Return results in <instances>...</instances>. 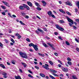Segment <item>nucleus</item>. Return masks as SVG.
Wrapping results in <instances>:
<instances>
[{
    "instance_id": "1",
    "label": "nucleus",
    "mask_w": 79,
    "mask_h": 79,
    "mask_svg": "<svg viewBox=\"0 0 79 79\" xmlns=\"http://www.w3.org/2000/svg\"><path fill=\"white\" fill-rule=\"evenodd\" d=\"M66 18L67 19V20L69 22L71 23H69V24L70 27H72L73 26V24H74V21L72 19H70V18H69V17L67 16L66 17Z\"/></svg>"
},
{
    "instance_id": "2",
    "label": "nucleus",
    "mask_w": 79,
    "mask_h": 79,
    "mask_svg": "<svg viewBox=\"0 0 79 79\" xmlns=\"http://www.w3.org/2000/svg\"><path fill=\"white\" fill-rule=\"evenodd\" d=\"M19 54L23 58H26V59L27 58V55L26 53L20 52L19 53Z\"/></svg>"
},
{
    "instance_id": "3",
    "label": "nucleus",
    "mask_w": 79,
    "mask_h": 79,
    "mask_svg": "<svg viewBox=\"0 0 79 79\" xmlns=\"http://www.w3.org/2000/svg\"><path fill=\"white\" fill-rule=\"evenodd\" d=\"M56 27L57 29H58L61 31H63L64 30L63 28L60 27V26H59V25H56Z\"/></svg>"
},
{
    "instance_id": "4",
    "label": "nucleus",
    "mask_w": 79,
    "mask_h": 79,
    "mask_svg": "<svg viewBox=\"0 0 79 79\" xmlns=\"http://www.w3.org/2000/svg\"><path fill=\"white\" fill-rule=\"evenodd\" d=\"M43 67L45 68L46 69H47V70H48L49 69V68L48 67H49V65L48 64H45V65H43Z\"/></svg>"
},
{
    "instance_id": "5",
    "label": "nucleus",
    "mask_w": 79,
    "mask_h": 79,
    "mask_svg": "<svg viewBox=\"0 0 79 79\" xmlns=\"http://www.w3.org/2000/svg\"><path fill=\"white\" fill-rule=\"evenodd\" d=\"M23 6L24 8H25L27 9V10H30V8L29 7V6H28L27 5L23 4Z\"/></svg>"
},
{
    "instance_id": "6",
    "label": "nucleus",
    "mask_w": 79,
    "mask_h": 79,
    "mask_svg": "<svg viewBox=\"0 0 79 79\" xmlns=\"http://www.w3.org/2000/svg\"><path fill=\"white\" fill-rule=\"evenodd\" d=\"M2 75L4 78H7V73L6 72H3Z\"/></svg>"
},
{
    "instance_id": "7",
    "label": "nucleus",
    "mask_w": 79,
    "mask_h": 79,
    "mask_svg": "<svg viewBox=\"0 0 79 79\" xmlns=\"http://www.w3.org/2000/svg\"><path fill=\"white\" fill-rule=\"evenodd\" d=\"M2 2L3 3H4V5L7 6H8V7H10V5H9V4L8 2L4 1H2Z\"/></svg>"
},
{
    "instance_id": "8",
    "label": "nucleus",
    "mask_w": 79,
    "mask_h": 79,
    "mask_svg": "<svg viewBox=\"0 0 79 79\" xmlns=\"http://www.w3.org/2000/svg\"><path fill=\"white\" fill-rule=\"evenodd\" d=\"M65 3L66 5H69V6H72V4L70 3V2L69 1L65 2Z\"/></svg>"
},
{
    "instance_id": "9",
    "label": "nucleus",
    "mask_w": 79,
    "mask_h": 79,
    "mask_svg": "<svg viewBox=\"0 0 79 79\" xmlns=\"http://www.w3.org/2000/svg\"><path fill=\"white\" fill-rule=\"evenodd\" d=\"M62 69L63 70V71H64V72H67L68 71V69H67L66 68H64L63 67H62Z\"/></svg>"
},
{
    "instance_id": "10",
    "label": "nucleus",
    "mask_w": 79,
    "mask_h": 79,
    "mask_svg": "<svg viewBox=\"0 0 79 79\" xmlns=\"http://www.w3.org/2000/svg\"><path fill=\"white\" fill-rule=\"evenodd\" d=\"M27 5H28L30 6H32V3L31 2L27 1Z\"/></svg>"
},
{
    "instance_id": "11",
    "label": "nucleus",
    "mask_w": 79,
    "mask_h": 79,
    "mask_svg": "<svg viewBox=\"0 0 79 79\" xmlns=\"http://www.w3.org/2000/svg\"><path fill=\"white\" fill-rule=\"evenodd\" d=\"M33 47L35 51L38 50V48H37V45H34Z\"/></svg>"
},
{
    "instance_id": "12",
    "label": "nucleus",
    "mask_w": 79,
    "mask_h": 79,
    "mask_svg": "<svg viewBox=\"0 0 79 79\" xmlns=\"http://www.w3.org/2000/svg\"><path fill=\"white\" fill-rule=\"evenodd\" d=\"M15 35L16 36H17V37L18 38V39H20V38H21V36L20 35H19V34L18 33H16L15 34Z\"/></svg>"
},
{
    "instance_id": "13",
    "label": "nucleus",
    "mask_w": 79,
    "mask_h": 79,
    "mask_svg": "<svg viewBox=\"0 0 79 79\" xmlns=\"http://www.w3.org/2000/svg\"><path fill=\"white\" fill-rule=\"evenodd\" d=\"M41 2L43 4V6H45L47 5V3L44 1H42Z\"/></svg>"
},
{
    "instance_id": "14",
    "label": "nucleus",
    "mask_w": 79,
    "mask_h": 79,
    "mask_svg": "<svg viewBox=\"0 0 79 79\" xmlns=\"http://www.w3.org/2000/svg\"><path fill=\"white\" fill-rule=\"evenodd\" d=\"M15 79H21V77L20 76H15Z\"/></svg>"
},
{
    "instance_id": "15",
    "label": "nucleus",
    "mask_w": 79,
    "mask_h": 79,
    "mask_svg": "<svg viewBox=\"0 0 79 79\" xmlns=\"http://www.w3.org/2000/svg\"><path fill=\"white\" fill-rule=\"evenodd\" d=\"M50 70L51 72H52L53 73H57V71H56L54 70L53 69H50Z\"/></svg>"
},
{
    "instance_id": "16",
    "label": "nucleus",
    "mask_w": 79,
    "mask_h": 79,
    "mask_svg": "<svg viewBox=\"0 0 79 79\" xmlns=\"http://www.w3.org/2000/svg\"><path fill=\"white\" fill-rule=\"evenodd\" d=\"M48 14L49 16H51L52 15V12L51 11H49L48 12Z\"/></svg>"
},
{
    "instance_id": "17",
    "label": "nucleus",
    "mask_w": 79,
    "mask_h": 79,
    "mask_svg": "<svg viewBox=\"0 0 79 79\" xmlns=\"http://www.w3.org/2000/svg\"><path fill=\"white\" fill-rule=\"evenodd\" d=\"M21 63L23 64V67H24V68H26V66H27V64L23 62H22Z\"/></svg>"
},
{
    "instance_id": "18",
    "label": "nucleus",
    "mask_w": 79,
    "mask_h": 79,
    "mask_svg": "<svg viewBox=\"0 0 79 79\" xmlns=\"http://www.w3.org/2000/svg\"><path fill=\"white\" fill-rule=\"evenodd\" d=\"M37 30L38 31H39V32H42V33H44V31L38 28Z\"/></svg>"
},
{
    "instance_id": "19",
    "label": "nucleus",
    "mask_w": 79,
    "mask_h": 79,
    "mask_svg": "<svg viewBox=\"0 0 79 79\" xmlns=\"http://www.w3.org/2000/svg\"><path fill=\"white\" fill-rule=\"evenodd\" d=\"M34 45V44L33 43H32L29 44V47H32H32H33Z\"/></svg>"
},
{
    "instance_id": "20",
    "label": "nucleus",
    "mask_w": 79,
    "mask_h": 79,
    "mask_svg": "<svg viewBox=\"0 0 79 79\" xmlns=\"http://www.w3.org/2000/svg\"><path fill=\"white\" fill-rule=\"evenodd\" d=\"M72 77L73 79H77V78L75 75H73Z\"/></svg>"
},
{
    "instance_id": "21",
    "label": "nucleus",
    "mask_w": 79,
    "mask_h": 79,
    "mask_svg": "<svg viewBox=\"0 0 79 79\" xmlns=\"http://www.w3.org/2000/svg\"><path fill=\"white\" fill-rule=\"evenodd\" d=\"M59 11H60V12H61V13H64V14H65V12L62 9H59Z\"/></svg>"
},
{
    "instance_id": "22",
    "label": "nucleus",
    "mask_w": 79,
    "mask_h": 79,
    "mask_svg": "<svg viewBox=\"0 0 79 79\" xmlns=\"http://www.w3.org/2000/svg\"><path fill=\"white\" fill-rule=\"evenodd\" d=\"M0 66L3 69H5V67L3 64H1Z\"/></svg>"
},
{
    "instance_id": "23",
    "label": "nucleus",
    "mask_w": 79,
    "mask_h": 79,
    "mask_svg": "<svg viewBox=\"0 0 79 79\" xmlns=\"http://www.w3.org/2000/svg\"><path fill=\"white\" fill-rule=\"evenodd\" d=\"M66 13L68 15H69V16H71V14L70 13V12L67 11L66 12Z\"/></svg>"
},
{
    "instance_id": "24",
    "label": "nucleus",
    "mask_w": 79,
    "mask_h": 79,
    "mask_svg": "<svg viewBox=\"0 0 79 79\" xmlns=\"http://www.w3.org/2000/svg\"><path fill=\"white\" fill-rule=\"evenodd\" d=\"M49 77H50L51 78V79H56L54 77H53V76H52L51 75H49Z\"/></svg>"
},
{
    "instance_id": "25",
    "label": "nucleus",
    "mask_w": 79,
    "mask_h": 79,
    "mask_svg": "<svg viewBox=\"0 0 79 79\" xmlns=\"http://www.w3.org/2000/svg\"><path fill=\"white\" fill-rule=\"evenodd\" d=\"M48 61L49 63L50 64H51V65H53V62H52V61L49 60Z\"/></svg>"
},
{
    "instance_id": "26",
    "label": "nucleus",
    "mask_w": 79,
    "mask_h": 79,
    "mask_svg": "<svg viewBox=\"0 0 79 79\" xmlns=\"http://www.w3.org/2000/svg\"><path fill=\"white\" fill-rule=\"evenodd\" d=\"M40 75L41 76V77H45V75H44V74L42 73H40Z\"/></svg>"
},
{
    "instance_id": "27",
    "label": "nucleus",
    "mask_w": 79,
    "mask_h": 79,
    "mask_svg": "<svg viewBox=\"0 0 79 79\" xmlns=\"http://www.w3.org/2000/svg\"><path fill=\"white\" fill-rule=\"evenodd\" d=\"M10 40L11 41V42H13V44H15V40H13V39L12 38H11L10 39Z\"/></svg>"
},
{
    "instance_id": "28",
    "label": "nucleus",
    "mask_w": 79,
    "mask_h": 79,
    "mask_svg": "<svg viewBox=\"0 0 79 79\" xmlns=\"http://www.w3.org/2000/svg\"><path fill=\"white\" fill-rule=\"evenodd\" d=\"M43 45L44 46V47H48V46L47 45V44H46L45 43H43Z\"/></svg>"
},
{
    "instance_id": "29",
    "label": "nucleus",
    "mask_w": 79,
    "mask_h": 79,
    "mask_svg": "<svg viewBox=\"0 0 79 79\" xmlns=\"http://www.w3.org/2000/svg\"><path fill=\"white\" fill-rule=\"evenodd\" d=\"M1 7L3 10H5V9H6V7L3 6H1Z\"/></svg>"
},
{
    "instance_id": "30",
    "label": "nucleus",
    "mask_w": 79,
    "mask_h": 79,
    "mask_svg": "<svg viewBox=\"0 0 79 79\" xmlns=\"http://www.w3.org/2000/svg\"><path fill=\"white\" fill-rule=\"evenodd\" d=\"M35 4L37 6H40V5H39V4L38 3L35 2Z\"/></svg>"
},
{
    "instance_id": "31",
    "label": "nucleus",
    "mask_w": 79,
    "mask_h": 79,
    "mask_svg": "<svg viewBox=\"0 0 79 79\" xmlns=\"http://www.w3.org/2000/svg\"><path fill=\"white\" fill-rule=\"evenodd\" d=\"M65 43L67 45H70V44H69V43L68 41H65Z\"/></svg>"
},
{
    "instance_id": "32",
    "label": "nucleus",
    "mask_w": 79,
    "mask_h": 79,
    "mask_svg": "<svg viewBox=\"0 0 79 79\" xmlns=\"http://www.w3.org/2000/svg\"><path fill=\"white\" fill-rule=\"evenodd\" d=\"M67 63H68V64H69V65H71V64H72V62L69 61H68Z\"/></svg>"
},
{
    "instance_id": "33",
    "label": "nucleus",
    "mask_w": 79,
    "mask_h": 79,
    "mask_svg": "<svg viewBox=\"0 0 79 79\" xmlns=\"http://www.w3.org/2000/svg\"><path fill=\"white\" fill-rule=\"evenodd\" d=\"M36 9H37L38 10V11H40V10H42V9L40 8V7H38L37 8H36Z\"/></svg>"
},
{
    "instance_id": "34",
    "label": "nucleus",
    "mask_w": 79,
    "mask_h": 79,
    "mask_svg": "<svg viewBox=\"0 0 79 79\" xmlns=\"http://www.w3.org/2000/svg\"><path fill=\"white\" fill-rule=\"evenodd\" d=\"M24 7L23 6H20L19 7V9H20V10H24V8H23Z\"/></svg>"
},
{
    "instance_id": "35",
    "label": "nucleus",
    "mask_w": 79,
    "mask_h": 79,
    "mask_svg": "<svg viewBox=\"0 0 79 79\" xmlns=\"http://www.w3.org/2000/svg\"><path fill=\"white\" fill-rule=\"evenodd\" d=\"M38 54L39 55H40V56H44V55L43 54H42L40 53H38Z\"/></svg>"
},
{
    "instance_id": "36",
    "label": "nucleus",
    "mask_w": 79,
    "mask_h": 79,
    "mask_svg": "<svg viewBox=\"0 0 79 79\" xmlns=\"http://www.w3.org/2000/svg\"><path fill=\"white\" fill-rule=\"evenodd\" d=\"M11 63L13 64H15V60H13L11 61Z\"/></svg>"
},
{
    "instance_id": "37",
    "label": "nucleus",
    "mask_w": 79,
    "mask_h": 79,
    "mask_svg": "<svg viewBox=\"0 0 79 79\" xmlns=\"http://www.w3.org/2000/svg\"><path fill=\"white\" fill-rule=\"evenodd\" d=\"M19 23H20V24H22V25H25V24L23 22H22V21H19Z\"/></svg>"
},
{
    "instance_id": "38",
    "label": "nucleus",
    "mask_w": 79,
    "mask_h": 79,
    "mask_svg": "<svg viewBox=\"0 0 79 79\" xmlns=\"http://www.w3.org/2000/svg\"><path fill=\"white\" fill-rule=\"evenodd\" d=\"M60 23H64V21L63 20H60Z\"/></svg>"
},
{
    "instance_id": "39",
    "label": "nucleus",
    "mask_w": 79,
    "mask_h": 79,
    "mask_svg": "<svg viewBox=\"0 0 79 79\" xmlns=\"http://www.w3.org/2000/svg\"><path fill=\"white\" fill-rule=\"evenodd\" d=\"M22 16H25V15H26V14L24 13H23V12H22L21 13Z\"/></svg>"
},
{
    "instance_id": "40",
    "label": "nucleus",
    "mask_w": 79,
    "mask_h": 79,
    "mask_svg": "<svg viewBox=\"0 0 79 79\" xmlns=\"http://www.w3.org/2000/svg\"><path fill=\"white\" fill-rule=\"evenodd\" d=\"M51 16L52 17V18H56V17H55V15H51Z\"/></svg>"
},
{
    "instance_id": "41",
    "label": "nucleus",
    "mask_w": 79,
    "mask_h": 79,
    "mask_svg": "<svg viewBox=\"0 0 79 79\" xmlns=\"http://www.w3.org/2000/svg\"><path fill=\"white\" fill-rule=\"evenodd\" d=\"M35 67L36 69H39V67L37 66H35Z\"/></svg>"
},
{
    "instance_id": "42",
    "label": "nucleus",
    "mask_w": 79,
    "mask_h": 79,
    "mask_svg": "<svg viewBox=\"0 0 79 79\" xmlns=\"http://www.w3.org/2000/svg\"><path fill=\"white\" fill-rule=\"evenodd\" d=\"M28 76H29V77H31V78H32V77H33V76H32L30 74L28 75Z\"/></svg>"
},
{
    "instance_id": "43",
    "label": "nucleus",
    "mask_w": 79,
    "mask_h": 79,
    "mask_svg": "<svg viewBox=\"0 0 79 79\" xmlns=\"http://www.w3.org/2000/svg\"><path fill=\"white\" fill-rule=\"evenodd\" d=\"M67 60L68 61H71V59L69 57H68L67 58Z\"/></svg>"
},
{
    "instance_id": "44",
    "label": "nucleus",
    "mask_w": 79,
    "mask_h": 79,
    "mask_svg": "<svg viewBox=\"0 0 79 79\" xmlns=\"http://www.w3.org/2000/svg\"><path fill=\"white\" fill-rule=\"evenodd\" d=\"M26 40L27 42H30V40L29 38H27L26 39Z\"/></svg>"
},
{
    "instance_id": "45",
    "label": "nucleus",
    "mask_w": 79,
    "mask_h": 79,
    "mask_svg": "<svg viewBox=\"0 0 79 79\" xmlns=\"http://www.w3.org/2000/svg\"><path fill=\"white\" fill-rule=\"evenodd\" d=\"M52 74L54 75V76H58V75H57L56 74H55V73H52Z\"/></svg>"
},
{
    "instance_id": "46",
    "label": "nucleus",
    "mask_w": 79,
    "mask_h": 79,
    "mask_svg": "<svg viewBox=\"0 0 79 79\" xmlns=\"http://www.w3.org/2000/svg\"><path fill=\"white\" fill-rule=\"evenodd\" d=\"M43 29L45 31H46V32H47V31H48V30H47V29L45 28H44Z\"/></svg>"
},
{
    "instance_id": "47",
    "label": "nucleus",
    "mask_w": 79,
    "mask_h": 79,
    "mask_svg": "<svg viewBox=\"0 0 79 79\" xmlns=\"http://www.w3.org/2000/svg\"><path fill=\"white\" fill-rule=\"evenodd\" d=\"M5 41L6 42V43L7 44L8 43V40H7L5 39Z\"/></svg>"
},
{
    "instance_id": "48",
    "label": "nucleus",
    "mask_w": 79,
    "mask_h": 79,
    "mask_svg": "<svg viewBox=\"0 0 79 79\" xmlns=\"http://www.w3.org/2000/svg\"><path fill=\"white\" fill-rule=\"evenodd\" d=\"M58 38H59V39H60V40H63V39H62V38H61V36H59Z\"/></svg>"
},
{
    "instance_id": "49",
    "label": "nucleus",
    "mask_w": 79,
    "mask_h": 79,
    "mask_svg": "<svg viewBox=\"0 0 79 79\" xmlns=\"http://www.w3.org/2000/svg\"><path fill=\"white\" fill-rule=\"evenodd\" d=\"M28 72L30 73H31V74H32V72L31 71V70H29Z\"/></svg>"
},
{
    "instance_id": "50",
    "label": "nucleus",
    "mask_w": 79,
    "mask_h": 79,
    "mask_svg": "<svg viewBox=\"0 0 79 79\" xmlns=\"http://www.w3.org/2000/svg\"><path fill=\"white\" fill-rule=\"evenodd\" d=\"M0 47H3V44H2L1 43H0Z\"/></svg>"
},
{
    "instance_id": "51",
    "label": "nucleus",
    "mask_w": 79,
    "mask_h": 79,
    "mask_svg": "<svg viewBox=\"0 0 79 79\" xmlns=\"http://www.w3.org/2000/svg\"><path fill=\"white\" fill-rule=\"evenodd\" d=\"M54 55L56 56H58V53H56V52H55L54 53Z\"/></svg>"
},
{
    "instance_id": "52",
    "label": "nucleus",
    "mask_w": 79,
    "mask_h": 79,
    "mask_svg": "<svg viewBox=\"0 0 79 79\" xmlns=\"http://www.w3.org/2000/svg\"><path fill=\"white\" fill-rule=\"evenodd\" d=\"M75 20L76 21H77V22H79V19H76Z\"/></svg>"
},
{
    "instance_id": "53",
    "label": "nucleus",
    "mask_w": 79,
    "mask_h": 79,
    "mask_svg": "<svg viewBox=\"0 0 79 79\" xmlns=\"http://www.w3.org/2000/svg\"><path fill=\"white\" fill-rule=\"evenodd\" d=\"M75 12H77L78 10H77V8H75Z\"/></svg>"
},
{
    "instance_id": "54",
    "label": "nucleus",
    "mask_w": 79,
    "mask_h": 79,
    "mask_svg": "<svg viewBox=\"0 0 79 79\" xmlns=\"http://www.w3.org/2000/svg\"><path fill=\"white\" fill-rule=\"evenodd\" d=\"M2 14L3 15H6L5 12H2Z\"/></svg>"
},
{
    "instance_id": "55",
    "label": "nucleus",
    "mask_w": 79,
    "mask_h": 79,
    "mask_svg": "<svg viewBox=\"0 0 79 79\" xmlns=\"http://www.w3.org/2000/svg\"><path fill=\"white\" fill-rule=\"evenodd\" d=\"M24 17L26 18H29V16L27 15H26L25 17L24 16Z\"/></svg>"
},
{
    "instance_id": "56",
    "label": "nucleus",
    "mask_w": 79,
    "mask_h": 79,
    "mask_svg": "<svg viewBox=\"0 0 79 79\" xmlns=\"http://www.w3.org/2000/svg\"><path fill=\"white\" fill-rule=\"evenodd\" d=\"M75 40L77 42H79V40H78L77 39H75Z\"/></svg>"
},
{
    "instance_id": "57",
    "label": "nucleus",
    "mask_w": 79,
    "mask_h": 79,
    "mask_svg": "<svg viewBox=\"0 0 79 79\" xmlns=\"http://www.w3.org/2000/svg\"><path fill=\"white\" fill-rule=\"evenodd\" d=\"M36 34H39V31H36Z\"/></svg>"
},
{
    "instance_id": "58",
    "label": "nucleus",
    "mask_w": 79,
    "mask_h": 79,
    "mask_svg": "<svg viewBox=\"0 0 79 79\" xmlns=\"http://www.w3.org/2000/svg\"><path fill=\"white\" fill-rule=\"evenodd\" d=\"M58 66L59 68H61V65L60 64H59L58 65Z\"/></svg>"
},
{
    "instance_id": "59",
    "label": "nucleus",
    "mask_w": 79,
    "mask_h": 79,
    "mask_svg": "<svg viewBox=\"0 0 79 79\" xmlns=\"http://www.w3.org/2000/svg\"><path fill=\"white\" fill-rule=\"evenodd\" d=\"M76 50H77V51L78 52H79V48H76Z\"/></svg>"
},
{
    "instance_id": "60",
    "label": "nucleus",
    "mask_w": 79,
    "mask_h": 79,
    "mask_svg": "<svg viewBox=\"0 0 79 79\" xmlns=\"http://www.w3.org/2000/svg\"><path fill=\"white\" fill-rule=\"evenodd\" d=\"M19 71H20V73H23V71H22V70H21V69H19Z\"/></svg>"
},
{
    "instance_id": "61",
    "label": "nucleus",
    "mask_w": 79,
    "mask_h": 79,
    "mask_svg": "<svg viewBox=\"0 0 79 79\" xmlns=\"http://www.w3.org/2000/svg\"><path fill=\"white\" fill-rule=\"evenodd\" d=\"M53 13H55V14L56 15H57V13H56V11H55V10L53 11Z\"/></svg>"
},
{
    "instance_id": "62",
    "label": "nucleus",
    "mask_w": 79,
    "mask_h": 79,
    "mask_svg": "<svg viewBox=\"0 0 79 79\" xmlns=\"http://www.w3.org/2000/svg\"><path fill=\"white\" fill-rule=\"evenodd\" d=\"M54 34L56 35H58V33H57V32H55L54 33Z\"/></svg>"
},
{
    "instance_id": "63",
    "label": "nucleus",
    "mask_w": 79,
    "mask_h": 79,
    "mask_svg": "<svg viewBox=\"0 0 79 79\" xmlns=\"http://www.w3.org/2000/svg\"><path fill=\"white\" fill-rule=\"evenodd\" d=\"M73 28L75 29H76L77 28L76 27V26H73Z\"/></svg>"
},
{
    "instance_id": "64",
    "label": "nucleus",
    "mask_w": 79,
    "mask_h": 79,
    "mask_svg": "<svg viewBox=\"0 0 79 79\" xmlns=\"http://www.w3.org/2000/svg\"><path fill=\"white\" fill-rule=\"evenodd\" d=\"M39 64L41 66H42V63L41 62H40Z\"/></svg>"
}]
</instances>
